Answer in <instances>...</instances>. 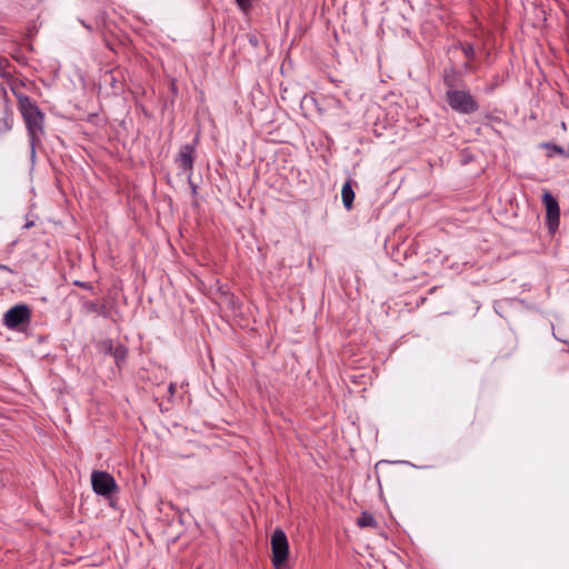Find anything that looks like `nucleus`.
<instances>
[{"label": "nucleus", "mask_w": 569, "mask_h": 569, "mask_svg": "<svg viewBox=\"0 0 569 569\" xmlns=\"http://www.w3.org/2000/svg\"><path fill=\"white\" fill-rule=\"evenodd\" d=\"M17 99L19 111L27 127L31 146V158L33 159L36 157V144L41 141L44 133V114L28 96L17 94Z\"/></svg>", "instance_id": "obj_1"}, {"label": "nucleus", "mask_w": 569, "mask_h": 569, "mask_svg": "<svg viewBox=\"0 0 569 569\" xmlns=\"http://www.w3.org/2000/svg\"><path fill=\"white\" fill-rule=\"evenodd\" d=\"M271 548H272V565L276 569H282L284 566L288 553L289 545L286 533L277 529L271 536Z\"/></svg>", "instance_id": "obj_2"}, {"label": "nucleus", "mask_w": 569, "mask_h": 569, "mask_svg": "<svg viewBox=\"0 0 569 569\" xmlns=\"http://www.w3.org/2000/svg\"><path fill=\"white\" fill-rule=\"evenodd\" d=\"M447 98L449 106L461 113H471L478 108L477 102L470 93L463 90H449Z\"/></svg>", "instance_id": "obj_3"}, {"label": "nucleus", "mask_w": 569, "mask_h": 569, "mask_svg": "<svg viewBox=\"0 0 569 569\" xmlns=\"http://www.w3.org/2000/svg\"><path fill=\"white\" fill-rule=\"evenodd\" d=\"M91 485L93 491L103 497L111 496L118 489L114 478L106 471H93L91 473Z\"/></svg>", "instance_id": "obj_4"}, {"label": "nucleus", "mask_w": 569, "mask_h": 569, "mask_svg": "<svg viewBox=\"0 0 569 569\" xmlns=\"http://www.w3.org/2000/svg\"><path fill=\"white\" fill-rule=\"evenodd\" d=\"M30 317V309L26 305H17L4 313L3 323L10 329H14L20 325L28 323Z\"/></svg>", "instance_id": "obj_5"}, {"label": "nucleus", "mask_w": 569, "mask_h": 569, "mask_svg": "<svg viewBox=\"0 0 569 569\" xmlns=\"http://www.w3.org/2000/svg\"><path fill=\"white\" fill-rule=\"evenodd\" d=\"M542 202L547 210V224L550 231H555L559 226L560 209L557 200L551 193L546 192L542 196Z\"/></svg>", "instance_id": "obj_6"}, {"label": "nucleus", "mask_w": 569, "mask_h": 569, "mask_svg": "<svg viewBox=\"0 0 569 569\" xmlns=\"http://www.w3.org/2000/svg\"><path fill=\"white\" fill-rule=\"evenodd\" d=\"M194 160V147L192 144H184L180 148L177 156L178 167L187 174H191Z\"/></svg>", "instance_id": "obj_7"}, {"label": "nucleus", "mask_w": 569, "mask_h": 569, "mask_svg": "<svg viewBox=\"0 0 569 569\" xmlns=\"http://www.w3.org/2000/svg\"><path fill=\"white\" fill-rule=\"evenodd\" d=\"M341 198L346 209L350 210L355 200V192L349 181L342 186Z\"/></svg>", "instance_id": "obj_8"}, {"label": "nucleus", "mask_w": 569, "mask_h": 569, "mask_svg": "<svg viewBox=\"0 0 569 569\" xmlns=\"http://www.w3.org/2000/svg\"><path fill=\"white\" fill-rule=\"evenodd\" d=\"M357 523L360 527H375L377 525V521L371 513L362 512L358 518Z\"/></svg>", "instance_id": "obj_9"}, {"label": "nucleus", "mask_w": 569, "mask_h": 569, "mask_svg": "<svg viewBox=\"0 0 569 569\" xmlns=\"http://www.w3.org/2000/svg\"><path fill=\"white\" fill-rule=\"evenodd\" d=\"M462 51H463L466 58H468V59H471L475 56V49L471 44H463Z\"/></svg>", "instance_id": "obj_10"}, {"label": "nucleus", "mask_w": 569, "mask_h": 569, "mask_svg": "<svg viewBox=\"0 0 569 569\" xmlns=\"http://www.w3.org/2000/svg\"><path fill=\"white\" fill-rule=\"evenodd\" d=\"M238 6L244 11L251 6V0H236Z\"/></svg>", "instance_id": "obj_11"}, {"label": "nucleus", "mask_w": 569, "mask_h": 569, "mask_svg": "<svg viewBox=\"0 0 569 569\" xmlns=\"http://www.w3.org/2000/svg\"><path fill=\"white\" fill-rule=\"evenodd\" d=\"M114 356L117 358H123L126 356V351L123 349H116Z\"/></svg>", "instance_id": "obj_12"}, {"label": "nucleus", "mask_w": 569, "mask_h": 569, "mask_svg": "<svg viewBox=\"0 0 569 569\" xmlns=\"http://www.w3.org/2000/svg\"><path fill=\"white\" fill-rule=\"evenodd\" d=\"M2 121H3L4 127H6L7 130L11 129V120L6 118Z\"/></svg>", "instance_id": "obj_13"}, {"label": "nucleus", "mask_w": 569, "mask_h": 569, "mask_svg": "<svg viewBox=\"0 0 569 569\" xmlns=\"http://www.w3.org/2000/svg\"><path fill=\"white\" fill-rule=\"evenodd\" d=\"M169 392H170V393H173V392H174V386H173L172 383L169 386Z\"/></svg>", "instance_id": "obj_14"}, {"label": "nucleus", "mask_w": 569, "mask_h": 569, "mask_svg": "<svg viewBox=\"0 0 569 569\" xmlns=\"http://www.w3.org/2000/svg\"><path fill=\"white\" fill-rule=\"evenodd\" d=\"M79 287H82V288H88L87 284L82 283V282H76Z\"/></svg>", "instance_id": "obj_15"}, {"label": "nucleus", "mask_w": 569, "mask_h": 569, "mask_svg": "<svg viewBox=\"0 0 569 569\" xmlns=\"http://www.w3.org/2000/svg\"><path fill=\"white\" fill-rule=\"evenodd\" d=\"M32 226V222H28L24 227L30 228Z\"/></svg>", "instance_id": "obj_16"}]
</instances>
